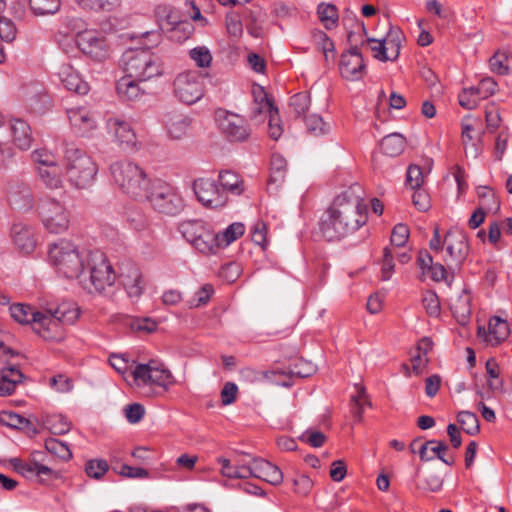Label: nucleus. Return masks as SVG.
<instances>
[{
	"label": "nucleus",
	"instance_id": "nucleus-49",
	"mask_svg": "<svg viewBox=\"0 0 512 512\" xmlns=\"http://www.w3.org/2000/svg\"><path fill=\"white\" fill-rule=\"evenodd\" d=\"M190 58L195 61L200 68L209 67L212 61V55L205 46L195 47L189 52Z\"/></svg>",
	"mask_w": 512,
	"mask_h": 512
},
{
	"label": "nucleus",
	"instance_id": "nucleus-35",
	"mask_svg": "<svg viewBox=\"0 0 512 512\" xmlns=\"http://www.w3.org/2000/svg\"><path fill=\"white\" fill-rule=\"evenodd\" d=\"M29 6L37 16L53 15L60 10L61 0H29Z\"/></svg>",
	"mask_w": 512,
	"mask_h": 512
},
{
	"label": "nucleus",
	"instance_id": "nucleus-59",
	"mask_svg": "<svg viewBox=\"0 0 512 512\" xmlns=\"http://www.w3.org/2000/svg\"><path fill=\"white\" fill-rule=\"evenodd\" d=\"M365 397V389L363 387L358 388V395H353L351 397L352 402V413L356 421H361L363 414V404L364 402L369 404V402L364 400Z\"/></svg>",
	"mask_w": 512,
	"mask_h": 512
},
{
	"label": "nucleus",
	"instance_id": "nucleus-8",
	"mask_svg": "<svg viewBox=\"0 0 512 512\" xmlns=\"http://www.w3.org/2000/svg\"><path fill=\"white\" fill-rule=\"evenodd\" d=\"M146 195L140 200H148L152 207L166 215H176L184 204L181 195L177 189L170 183L162 179L149 180L146 188Z\"/></svg>",
	"mask_w": 512,
	"mask_h": 512
},
{
	"label": "nucleus",
	"instance_id": "nucleus-37",
	"mask_svg": "<svg viewBox=\"0 0 512 512\" xmlns=\"http://www.w3.org/2000/svg\"><path fill=\"white\" fill-rule=\"evenodd\" d=\"M457 420L462 430L468 435H476L479 433L480 425L476 414L470 411H461L457 415Z\"/></svg>",
	"mask_w": 512,
	"mask_h": 512
},
{
	"label": "nucleus",
	"instance_id": "nucleus-23",
	"mask_svg": "<svg viewBox=\"0 0 512 512\" xmlns=\"http://www.w3.org/2000/svg\"><path fill=\"white\" fill-rule=\"evenodd\" d=\"M7 198L9 204L19 210H28L33 205L31 188L20 181L12 182L9 185Z\"/></svg>",
	"mask_w": 512,
	"mask_h": 512
},
{
	"label": "nucleus",
	"instance_id": "nucleus-46",
	"mask_svg": "<svg viewBox=\"0 0 512 512\" xmlns=\"http://www.w3.org/2000/svg\"><path fill=\"white\" fill-rule=\"evenodd\" d=\"M255 459V457L248 454H240L234 459L235 469L237 474H239L238 478L245 479L252 477V462H254Z\"/></svg>",
	"mask_w": 512,
	"mask_h": 512
},
{
	"label": "nucleus",
	"instance_id": "nucleus-39",
	"mask_svg": "<svg viewBox=\"0 0 512 512\" xmlns=\"http://www.w3.org/2000/svg\"><path fill=\"white\" fill-rule=\"evenodd\" d=\"M245 232V227L242 223L236 222L229 225L221 234L216 236L218 245H229Z\"/></svg>",
	"mask_w": 512,
	"mask_h": 512
},
{
	"label": "nucleus",
	"instance_id": "nucleus-27",
	"mask_svg": "<svg viewBox=\"0 0 512 512\" xmlns=\"http://www.w3.org/2000/svg\"><path fill=\"white\" fill-rule=\"evenodd\" d=\"M24 375L16 364L7 363L0 371V396L11 395Z\"/></svg>",
	"mask_w": 512,
	"mask_h": 512
},
{
	"label": "nucleus",
	"instance_id": "nucleus-44",
	"mask_svg": "<svg viewBox=\"0 0 512 512\" xmlns=\"http://www.w3.org/2000/svg\"><path fill=\"white\" fill-rule=\"evenodd\" d=\"M358 43L363 46L365 43L370 44V49L374 53V57L382 62L392 61L390 54L385 47V41L382 39L370 38L366 40L360 38Z\"/></svg>",
	"mask_w": 512,
	"mask_h": 512
},
{
	"label": "nucleus",
	"instance_id": "nucleus-57",
	"mask_svg": "<svg viewBox=\"0 0 512 512\" xmlns=\"http://www.w3.org/2000/svg\"><path fill=\"white\" fill-rule=\"evenodd\" d=\"M409 238V228L407 225L399 223L394 226L391 234V244L396 247H403Z\"/></svg>",
	"mask_w": 512,
	"mask_h": 512
},
{
	"label": "nucleus",
	"instance_id": "nucleus-17",
	"mask_svg": "<svg viewBox=\"0 0 512 512\" xmlns=\"http://www.w3.org/2000/svg\"><path fill=\"white\" fill-rule=\"evenodd\" d=\"M76 44L84 54L97 61H101L108 56L107 40L98 31L85 30L77 33Z\"/></svg>",
	"mask_w": 512,
	"mask_h": 512
},
{
	"label": "nucleus",
	"instance_id": "nucleus-53",
	"mask_svg": "<svg viewBox=\"0 0 512 512\" xmlns=\"http://www.w3.org/2000/svg\"><path fill=\"white\" fill-rule=\"evenodd\" d=\"M424 182L422 170L417 165H410L406 173V185L411 189H418Z\"/></svg>",
	"mask_w": 512,
	"mask_h": 512
},
{
	"label": "nucleus",
	"instance_id": "nucleus-64",
	"mask_svg": "<svg viewBox=\"0 0 512 512\" xmlns=\"http://www.w3.org/2000/svg\"><path fill=\"white\" fill-rule=\"evenodd\" d=\"M33 161L39 166H51L57 163L56 157L46 149H38L32 152Z\"/></svg>",
	"mask_w": 512,
	"mask_h": 512
},
{
	"label": "nucleus",
	"instance_id": "nucleus-45",
	"mask_svg": "<svg viewBox=\"0 0 512 512\" xmlns=\"http://www.w3.org/2000/svg\"><path fill=\"white\" fill-rule=\"evenodd\" d=\"M286 160L281 155H273L270 168V182L281 183L286 174Z\"/></svg>",
	"mask_w": 512,
	"mask_h": 512
},
{
	"label": "nucleus",
	"instance_id": "nucleus-2",
	"mask_svg": "<svg viewBox=\"0 0 512 512\" xmlns=\"http://www.w3.org/2000/svg\"><path fill=\"white\" fill-rule=\"evenodd\" d=\"M120 65L126 73L116 82L119 96H138L145 93L140 83L162 74L160 57L150 48H130L120 59Z\"/></svg>",
	"mask_w": 512,
	"mask_h": 512
},
{
	"label": "nucleus",
	"instance_id": "nucleus-33",
	"mask_svg": "<svg viewBox=\"0 0 512 512\" xmlns=\"http://www.w3.org/2000/svg\"><path fill=\"white\" fill-rule=\"evenodd\" d=\"M404 39V34L399 27L389 26V30L382 40L385 41V47L392 61H395L399 57L401 43Z\"/></svg>",
	"mask_w": 512,
	"mask_h": 512
},
{
	"label": "nucleus",
	"instance_id": "nucleus-3",
	"mask_svg": "<svg viewBox=\"0 0 512 512\" xmlns=\"http://www.w3.org/2000/svg\"><path fill=\"white\" fill-rule=\"evenodd\" d=\"M11 317L21 324H34L44 338H54L46 332L59 328L60 324H73L80 315L79 307L72 302H62L55 308L44 312L33 309L29 305L14 304L10 307Z\"/></svg>",
	"mask_w": 512,
	"mask_h": 512
},
{
	"label": "nucleus",
	"instance_id": "nucleus-14",
	"mask_svg": "<svg viewBox=\"0 0 512 512\" xmlns=\"http://www.w3.org/2000/svg\"><path fill=\"white\" fill-rule=\"evenodd\" d=\"M106 128L113 136L114 142L125 152H133L140 149V142L131 125L116 117H111L106 121Z\"/></svg>",
	"mask_w": 512,
	"mask_h": 512
},
{
	"label": "nucleus",
	"instance_id": "nucleus-48",
	"mask_svg": "<svg viewBox=\"0 0 512 512\" xmlns=\"http://www.w3.org/2000/svg\"><path fill=\"white\" fill-rule=\"evenodd\" d=\"M120 0H77L78 5L85 10L111 11Z\"/></svg>",
	"mask_w": 512,
	"mask_h": 512
},
{
	"label": "nucleus",
	"instance_id": "nucleus-56",
	"mask_svg": "<svg viewBox=\"0 0 512 512\" xmlns=\"http://www.w3.org/2000/svg\"><path fill=\"white\" fill-rule=\"evenodd\" d=\"M313 37L317 45L320 47L322 52L325 55L326 60L328 59L329 53H334L335 46L333 41L328 37V35L321 31L316 30L313 32Z\"/></svg>",
	"mask_w": 512,
	"mask_h": 512
},
{
	"label": "nucleus",
	"instance_id": "nucleus-18",
	"mask_svg": "<svg viewBox=\"0 0 512 512\" xmlns=\"http://www.w3.org/2000/svg\"><path fill=\"white\" fill-rule=\"evenodd\" d=\"M165 14V18L160 22L162 31L170 32V38L178 42L188 39L194 31V27L190 22L178 21L168 7H158L157 15Z\"/></svg>",
	"mask_w": 512,
	"mask_h": 512
},
{
	"label": "nucleus",
	"instance_id": "nucleus-34",
	"mask_svg": "<svg viewBox=\"0 0 512 512\" xmlns=\"http://www.w3.org/2000/svg\"><path fill=\"white\" fill-rule=\"evenodd\" d=\"M179 230L188 242H193L197 237L207 235V228L200 220H188L179 225Z\"/></svg>",
	"mask_w": 512,
	"mask_h": 512
},
{
	"label": "nucleus",
	"instance_id": "nucleus-11",
	"mask_svg": "<svg viewBox=\"0 0 512 512\" xmlns=\"http://www.w3.org/2000/svg\"><path fill=\"white\" fill-rule=\"evenodd\" d=\"M130 375L136 386L157 385L167 389L174 383L171 372L158 360H150L145 364H137Z\"/></svg>",
	"mask_w": 512,
	"mask_h": 512
},
{
	"label": "nucleus",
	"instance_id": "nucleus-42",
	"mask_svg": "<svg viewBox=\"0 0 512 512\" xmlns=\"http://www.w3.org/2000/svg\"><path fill=\"white\" fill-rule=\"evenodd\" d=\"M46 425L51 433L55 435H63L70 431L71 423L61 414H54L47 418Z\"/></svg>",
	"mask_w": 512,
	"mask_h": 512
},
{
	"label": "nucleus",
	"instance_id": "nucleus-54",
	"mask_svg": "<svg viewBox=\"0 0 512 512\" xmlns=\"http://www.w3.org/2000/svg\"><path fill=\"white\" fill-rule=\"evenodd\" d=\"M472 91L484 96H494L498 92V84L492 77H484Z\"/></svg>",
	"mask_w": 512,
	"mask_h": 512
},
{
	"label": "nucleus",
	"instance_id": "nucleus-10",
	"mask_svg": "<svg viewBox=\"0 0 512 512\" xmlns=\"http://www.w3.org/2000/svg\"><path fill=\"white\" fill-rule=\"evenodd\" d=\"M39 216L45 229L54 234H60L69 228L70 212L65 204L55 198L41 201L38 207Z\"/></svg>",
	"mask_w": 512,
	"mask_h": 512
},
{
	"label": "nucleus",
	"instance_id": "nucleus-30",
	"mask_svg": "<svg viewBox=\"0 0 512 512\" xmlns=\"http://www.w3.org/2000/svg\"><path fill=\"white\" fill-rule=\"evenodd\" d=\"M13 242L17 249L24 254L31 253L36 246L32 229L25 226H14Z\"/></svg>",
	"mask_w": 512,
	"mask_h": 512
},
{
	"label": "nucleus",
	"instance_id": "nucleus-6",
	"mask_svg": "<svg viewBox=\"0 0 512 512\" xmlns=\"http://www.w3.org/2000/svg\"><path fill=\"white\" fill-rule=\"evenodd\" d=\"M85 274L80 278V282L89 293H101L106 287H110L115 282V272L108 262L106 255L100 250L89 251L85 263Z\"/></svg>",
	"mask_w": 512,
	"mask_h": 512
},
{
	"label": "nucleus",
	"instance_id": "nucleus-13",
	"mask_svg": "<svg viewBox=\"0 0 512 512\" xmlns=\"http://www.w3.org/2000/svg\"><path fill=\"white\" fill-rule=\"evenodd\" d=\"M444 245L446 254L443 261L449 269H459L469 252L466 235L461 231H448L444 237Z\"/></svg>",
	"mask_w": 512,
	"mask_h": 512
},
{
	"label": "nucleus",
	"instance_id": "nucleus-31",
	"mask_svg": "<svg viewBox=\"0 0 512 512\" xmlns=\"http://www.w3.org/2000/svg\"><path fill=\"white\" fill-rule=\"evenodd\" d=\"M38 175L41 182L46 188L56 190L62 188L63 180L61 177V170L57 163L51 166H39Z\"/></svg>",
	"mask_w": 512,
	"mask_h": 512
},
{
	"label": "nucleus",
	"instance_id": "nucleus-21",
	"mask_svg": "<svg viewBox=\"0 0 512 512\" xmlns=\"http://www.w3.org/2000/svg\"><path fill=\"white\" fill-rule=\"evenodd\" d=\"M119 281L130 298H139L144 290V281L140 269L133 264L121 268Z\"/></svg>",
	"mask_w": 512,
	"mask_h": 512
},
{
	"label": "nucleus",
	"instance_id": "nucleus-55",
	"mask_svg": "<svg viewBox=\"0 0 512 512\" xmlns=\"http://www.w3.org/2000/svg\"><path fill=\"white\" fill-rule=\"evenodd\" d=\"M226 28L229 35L239 38L243 33V25L240 16L231 12L226 15Z\"/></svg>",
	"mask_w": 512,
	"mask_h": 512
},
{
	"label": "nucleus",
	"instance_id": "nucleus-7",
	"mask_svg": "<svg viewBox=\"0 0 512 512\" xmlns=\"http://www.w3.org/2000/svg\"><path fill=\"white\" fill-rule=\"evenodd\" d=\"M110 173L114 182L125 194L135 199L146 195L145 188L150 179L136 163L127 160L114 162L110 166Z\"/></svg>",
	"mask_w": 512,
	"mask_h": 512
},
{
	"label": "nucleus",
	"instance_id": "nucleus-62",
	"mask_svg": "<svg viewBox=\"0 0 512 512\" xmlns=\"http://www.w3.org/2000/svg\"><path fill=\"white\" fill-rule=\"evenodd\" d=\"M421 75L430 89L431 94H440L442 93V85L440 84L438 77L431 69H424L421 72Z\"/></svg>",
	"mask_w": 512,
	"mask_h": 512
},
{
	"label": "nucleus",
	"instance_id": "nucleus-40",
	"mask_svg": "<svg viewBox=\"0 0 512 512\" xmlns=\"http://www.w3.org/2000/svg\"><path fill=\"white\" fill-rule=\"evenodd\" d=\"M478 196L480 199V208L494 212L499 210L500 202L492 189L486 186L479 187Z\"/></svg>",
	"mask_w": 512,
	"mask_h": 512
},
{
	"label": "nucleus",
	"instance_id": "nucleus-60",
	"mask_svg": "<svg viewBox=\"0 0 512 512\" xmlns=\"http://www.w3.org/2000/svg\"><path fill=\"white\" fill-rule=\"evenodd\" d=\"M125 417L131 424L138 423L145 414L144 406L139 403L129 404L125 407Z\"/></svg>",
	"mask_w": 512,
	"mask_h": 512
},
{
	"label": "nucleus",
	"instance_id": "nucleus-4",
	"mask_svg": "<svg viewBox=\"0 0 512 512\" xmlns=\"http://www.w3.org/2000/svg\"><path fill=\"white\" fill-rule=\"evenodd\" d=\"M64 168L71 186L88 189L95 181L98 166L91 156L72 143H65L63 150Z\"/></svg>",
	"mask_w": 512,
	"mask_h": 512
},
{
	"label": "nucleus",
	"instance_id": "nucleus-22",
	"mask_svg": "<svg viewBox=\"0 0 512 512\" xmlns=\"http://www.w3.org/2000/svg\"><path fill=\"white\" fill-rule=\"evenodd\" d=\"M163 123L170 139L181 140L188 136L192 119L182 114L168 113L164 116Z\"/></svg>",
	"mask_w": 512,
	"mask_h": 512
},
{
	"label": "nucleus",
	"instance_id": "nucleus-36",
	"mask_svg": "<svg viewBox=\"0 0 512 512\" xmlns=\"http://www.w3.org/2000/svg\"><path fill=\"white\" fill-rule=\"evenodd\" d=\"M405 105V98H378L375 105L376 117L382 121H386L387 118L384 116L386 111L402 109Z\"/></svg>",
	"mask_w": 512,
	"mask_h": 512
},
{
	"label": "nucleus",
	"instance_id": "nucleus-19",
	"mask_svg": "<svg viewBox=\"0 0 512 512\" xmlns=\"http://www.w3.org/2000/svg\"><path fill=\"white\" fill-rule=\"evenodd\" d=\"M10 463L17 473L27 479L39 478L41 482H47L59 477V473L57 471L37 462L36 460L24 462L19 458H12Z\"/></svg>",
	"mask_w": 512,
	"mask_h": 512
},
{
	"label": "nucleus",
	"instance_id": "nucleus-58",
	"mask_svg": "<svg viewBox=\"0 0 512 512\" xmlns=\"http://www.w3.org/2000/svg\"><path fill=\"white\" fill-rule=\"evenodd\" d=\"M16 27L14 22L6 17H0V38L6 42L15 39Z\"/></svg>",
	"mask_w": 512,
	"mask_h": 512
},
{
	"label": "nucleus",
	"instance_id": "nucleus-16",
	"mask_svg": "<svg viewBox=\"0 0 512 512\" xmlns=\"http://www.w3.org/2000/svg\"><path fill=\"white\" fill-rule=\"evenodd\" d=\"M273 98H254L251 108V118L260 120L268 117L269 135L277 140L282 134L278 108L274 106Z\"/></svg>",
	"mask_w": 512,
	"mask_h": 512
},
{
	"label": "nucleus",
	"instance_id": "nucleus-63",
	"mask_svg": "<svg viewBox=\"0 0 512 512\" xmlns=\"http://www.w3.org/2000/svg\"><path fill=\"white\" fill-rule=\"evenodd\" d=\"M423 305L430 316H437L440 312L438 297L433 292H427L423 297Z\"/></svg>",
	"mask_w": 512,
	"mask_h": 512
},
{
	"label": "nucleus",
	"instance_id": "nucleus-43",
	"mask_svg": "<svg viewBox=\"0 0 512 512\" xmlns=\"http://www.w3.org/2000/svg\"><path fill=\"white\" fill-rule=\"evenodd\" d=\"M429 444H431L430 456H434V459L437 458L449 466H452L455 463L454 456L447 454L448 445L445 442L429 440Z\"/></svg>",
	"mask_w": 512,
	"mask_h": 512
},
{
	"label": "nucleus",
	"instance_id": "nucleus-15",
	"mask_svg": "<svg viewBox=\"0 0 512 512\" xmlns=\"http://www.w3.org/2000/svg\"><path fill=\"white\" fill-rule=\"evenodd\" d=\"M193 191L197 199L207 207H223L229 198L224 195L217 182L209 178H199L193 182Z\"/></svg>",
	"mask_w": 512,
	"mask_h": 512
},
{
	"label": "nucleus",
	"instance_id": "nucleus-28",
	"mask_svg": "<svg viewBox=\"0 0 512 512\" xmlns=\"http://www.w3.org/2000/svg\"><path fill=\"white\" fill-rule=\"evenodd\" d=\"M218 181L220 189L223 190L224 195L231 194L233 196H240L245 191V183L243 178L234 171L222 170L219 172Z\"/></svg>",
	"mask_w": 512,
	"mask_h": 512
},
{
	"label": "nucleus",
	"instance_id": "nucleus-24",
	"mask_svg": "<svg viewBox=\"0 0 512 512\" xmlns=\"http://www.w3.org/2000/svg\"><path fill=\"white\" fill-rule=\"evenodd\" d=\"M488 328L489 330L486 332L485 328L480 327L478 329V336L484 337V340L491 346L500 344L510 333L507 321L497 316H493L489 320Z\"/></svg>",
	"mask_w": 512,
	"mask_h": 512
},
{
	"label": "nucleus",
	"instance_id": "nucleus-50",
	"mask_svg": "<svg viewBox=\"0 0 512 512\" xmlns=\"http://www.w3.org/2000/svg\"><path fill=\"white\" fill-rule=\"evenodd\" d=\"M109 466L106 460L96 459L90 460L86 463L85 471L87 475L94 479L102 478L108 471Z\"/></svg>",
	"mask_w": 512,
	"mask_h": 512
},
{
	"label": "nucleus",
	"instance_id": "nucleus-51",
	"mask_svg": "<svg viewBox=\"0 0 512 512\" xmlns=\"http://www.w3.org/2000/svg\"><path fill=\"white\" fill-rule=\"evenodd\" d=\"M214 293L213 286L210 284L203 285L196 293L195 296L188 301L189 308H196L205 305L210 300Z\"/></svg>",
	"mask_w": 512,
	"mask_h": 512
},
{
	"label": "nucleus",
	"instance_id": "nucleus-9",
	"mask_svg": "<svg viewBox=\"0 0 512 512\" xmlns=\"http://www.w3.org/2000/svg\"><path fill=\"white\" fill-rule=\"evenodd\" d=\"M214 119L220 133L230 143H244L252 136L250 123L238 113L217 108L214 111Z\"/></svg>",
	"mask_w": 512,
	"mask_h": 512
},
{
	"label": "nucleus",
	"instance_id": "nucleus-47",
	"mask_svg": "<svg viewBox=\"0 0 512 512\" xmlns=\"http://www.w3.org/2000/svg\"><path fill=\"white\" fill-rule=\"evenodd\" d=\"M508 55L506 52H496L489 59L490 70L498 75H507L509 73Z\"/></svg>",
	"mask_w": 512,
	"mask_h": 512
},
{
	"label": "nucleus",
	"instance_id": "nucleus-25",
	"mask_svg": "<svg viewBox=\"0 0 512 512\" xmlns=\"http://www.w3.org/2000/svg\"><path fill=\"white\" fill-rule=\"evenodd\" d=\"M58 75L60 81L68 91L74 92L79 96H85L89 92L90 87L88 83L85 82L70 65H62L58 71Z\"/></svg>",
	"mask_w": 512,
	"mask_h": 512
},
{
	"label": "nucleus",
	"instance_id": "nucleus-20",
	"mask_svg": "<svg viewBox=\"0 0 512 512\" xmlns=\"http://www.w3.org/2000/svg\"><path fill=\"white\" fill-rule=\"evenodd\" d=\"M66 113L71 125L77 129L82 137H91L97 129V119L86 107L67 108Z\"/></svg>",
	"mask_w": 512,
	"mask_h": 512
},
{
	"label": "nucleus",
	"instance_id": "nucleus-29",
	"mask_svg": "<svg viewBox=\"0 0 512 512\" xmlns=\"http://www.w3.org/2000/svg\"><path fill=\"white\" fill-rule=\"evenodd\" d=\"M11 132L13 143L21 150H28L31 147L33 138L31 128L27 122L19 118L11 120Z\"/></svg>",
	"mask_w": 512,
	"mask_h": 512
},
{
	"label": "nucleus",
	"instance_id": "nucleus-38",
	"mask_svg": "<svg viewBox=\"0 0 512 512\" xmlns=\"http://www.w3.org/2000/svg\"><path fill=\"white\" fill-rule=\"evenodd\" d=\"M46 450L63 461L72 458V452L68 445L56 438H49L45 441Z\"/></svg>",
	"mask_w": 512,
	"mask_h": 512
},
{
	"label": "nucleus",
	"instance_id": "nucleus-52",
	"mask_svg": "<svg viewBox=\"0 0 512 512\" xmlns=\"http://www.w3.org/2000/svg\"><path fill=\"white\" fill-rule=\"evenodd\" d=\"M316 371L315 365L311 362L305 361L303 359L297 360L288 372L291 376H297L299 378H306L311 376Z\"/></svg>",
	"mask_w": 512,
	"mask_h": 512
},
{
	"label": "nucleus",
	"instance_id": "nucleus-26",
	"mask_svg": "<svg viewBox=\"0 0 512 512\" xmlns=\"http://www.w3.org/2000/svg\"><path fill=\"white\" fill-rule=\"evenodd\" d=\"M252 464V477L261 479L272 485L282 483L283 473L276 465L262 458H256Z\"/></svg>",
	"mask_w": 512,
	"mask_h": 512
},
{
	"label": "nucleus",
	"instance_id": "nucleus-12",
	"mask_svg": "<svg viewBox=\"0 0 512 512\" xmlns=\"http://www.w3.org/2000/svg\"><path fill=\"white\" fill-rule=\"evenodd\" d=\"M358 33L350 31L348 34V42L350 48L348 51L341 55L340 60V73L342 77L349 80H358L362 77L365 64L362 54L360 52L359 43L357 39Z\"/></svg>",
	"mask_w": 512,
	"mask_h": 512
},
{
	"label": "nucleus",
	"instance_id": "nucleus-1",
	"mask_svg": "<svg viewBox=\"0 0 512 512\" xmlns=\"http://www.w3.org/2000/svg\"><path fill=\"white\" fill-rule=\"evenodd\" d=\"M359 185H352L335 197L323 214L320 231L328 241L340 240L358 230L367 221V205Z\"/></svg>",
	"mask_w": 512,
	"mask_h": 512
},
{
	"label": "nucleus",
	"instance_id": "nucleus-41",
	"mask_svg": "<svg viewBox=\"0 0 512 512\" xmlns=\"http://www.w3.org/2000/svg\"><path fill=\"white\" fill-rule=\"evenodd\" d=\"M317 13L319 19L324 23L326 29H332L336 27L338 12L334 5L321 3L318 6Z\"/></svg>",
	"mask_w": 512,
	"mask_h": 512
},
{
	"label": "nucleus",
	"instance_id": "nucleus-61",
	"mask_svg": "<svg viewBox=\"0 0 512 512\" xmlns=\"http://www.w3.org/2000/svg\"><path fill=\"white\" fill-rule=\"evenodd\" d=\"M1 422L9 427L17 429H21L29 423L26 418L14 412L3 413L1 415Z\"/></svg>",
	"mask_w": 512,
	"mask_h": 512
},
{
	"label": "nucleus",
	"instance_id": "nucleus-5",
	"mask_svg": "<svg viewBox=\"0 0 512 512\" xmlns=\"http://www.w3.org/2000/svg\"><path fill=\"white\" fill-rule=\"evenodd\" d=\"M88 254L89 251H80L72 242L62 239L50 245L48 259L60 275L80 279L85 274Z\"/></svg>",
	"mask_w": 512,
	"mask_h": 512
},
{
	"label": "nucleus",
	"instance_id": "nucleus-32",
	"mask_svg": "<svg viewBox=\"0 0 512 512\" xmlns=\"http://www.w3.org/2000/svg\"><path fill=\"white\" fill-rule=\"evenodd\" d=\"M405 146L406 140L399 133H391L385 136L380 142V149L382 153L389 157H397L401 155Z\"/></svg>",
	"mask_w": 512,
	"mask_h": 512
}]
</instances>
